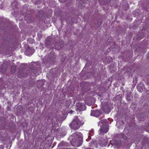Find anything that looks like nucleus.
I'll use <instances>...</instances> for the list:
<instances>
[{
    "label": "nucleus",
    "mask_w": 149,
    "mask_h": 149,
    "mask_svg": "<svg viewBox=\"0 0 149 149\" xmlns=\"http://www.w3.org/2000/svg\"><path fill=\"white\" fill-rule=\"evenodd\" d=\"M109 127L106 125H103L101 126L99 130V134L101 135H104V134L107 133L109 130Z\"/></svg>",
    "instance_id": "nucleus-3"
},
{
    "label": "nucleus",
    "mask_w": 149,
    "mask_h": 149,
    "mask_svg": "<svg viewBox=\"0 0 149 149\" xmlns=\"http://www.w3.org/2000/svg\"><path fill=\"white\" fill-rule=\"evenodd\" d=\"M3 146L1 145L0 146V149H3Z\"/></svg>",
    "instance_id": "nucleus-12"
},
{
    "label": "nucleus",
    "mask_w": 149,
    "mask_h": 149,
    "mask_svg": "<svg viewBox=\"0 0 149 149\" xmlns=\"http://www.w3.org/2000/svg\"><path fill=\"white\" fill-rule=\"evenodd\" d=\"M122 136L123 139L124 140H126L127 139V137L123 134Z\"/></svg>",
    "instance_id": "nucleus-11"
},
{
    "label": "nucleus",
    "mask_w": 149,
    "mask_h": 149,
    "mask_svg": "<svg viewBox=\"0 0 149 149\" xmlns=\"http://www.w3.org/2000/svg\"><path fill=\"white\" fill-rule=\"evenodd\" d=\"M128 101H130L132 99V97L130 95H127L126 97Z\"/></svg>",
    "instance_id": "nucleus-10"
},
{
    "label": "nucleus",
    "mask_w": 149,
    "mask_h": 149,
    "mask_svg": "<svg viewBox=\"0 0 149 149\" xmlns=\"http://www.w3.org/2000/svg\"><path fill=\"white\" fill-rule=\"evenodd\" d=\"M16 13V12H15V13Z\"/></svg>",
    "instance_id": "nucleus-19"
},
{
    "label": "nucleus",
    "mask_w": 149,
    "mask_h": 149,
    "mask_svg": "<svg viewBox=\"0 0 149 149\" xmlns=\"http://www.w3.org/2000/svg\"><path fill=\"white\" fill-rule=\"evenodd\" d=\"M71 111L73 112V111H72V110H71Z\"/></svg>",
    "instance_id": "nucleus-16"
},
{
    "label": "nucleus",
    "mask_w": 149,
    "mask_h": 149,
    "mask_svg": "<svg viewBox=\"0 0 149 149\" xmlns=\"http://www.w3.org/2000/svg\"><path fill=\"white\" fill-rule=\"evenodd\" d=\"M141 85H142V84H140L137 87V89L138 91L140 92H142L143 90V88L141 86Z\"/></svg>",
    "instance_id": "nucleus-8"
},
{
    "label": "nucleus",
    "mask_w": 149,
    "mask_h": 149,
    "mask_svg": "<svg viewBox=\"0 0 149 149\" xmlns=\"http://www.w3.org/2000/svg\"><path fill=\"white\" fill-rule=\"evenodd\" d=\"M7 109L8 110H10V108L9 106H8L7 107Z\"/></svg>",
    "instance_id": "nucleus-13"
},
{
    "label": "nucleus",
    "mask_w": 149,
    "mask_h": 149,
    "mask_svg": "<svg viewBox=\"0 0 149 149\" xmlns=\"http://www.w3.org/2000/svg\"><path fill=\"white\" fill-rule=\"evenodd\" d=\"M16 70V67L14 65L11 67V73L13 74L14 73Z\"/></svg>",
    "instance_id": "nucleus-7"
},
{
    "label": "nucleus",
    "mask_w": 149,
    "mask_h": 149,
    "mask_svg": "<svg viewBox=\"0 0 149 149\" xmlns=\"http://www.w3.org/2000/svg\"><path fill=\"white\" fill-rule=\"evenodd\" d=\"M143 113L141 114H139L138 115H137V119L140 121L144 120L145 119V116H143Z\"/></svg>",
    "instance_id": "nucleus-5"
},
{
    "label": "nucleus",
    "mask_w": 149,
    "mask_h": 149,
    "mask_svg": "<svg viewBox=\"0 0 149 149\" xmlns=\"http://www.w3.org/2000/svg\"><path fill=\"white\" fill-rule=\"evenodd\" d=\"M31 40H33V39H32Z\"/></svg>",
    "instance_id": "nucleus-15"
},
{
    "label": "nucleus",
    "mask_w": 149,
    "mask_h": 149,
    "mask_svg": "<svg viewBox=\"0 0 149 149\" xmlns=\"http://www.w3.org/2000/svg\"><path fill=\"white\" fill-rule=\"evenodd\" d=\"M37 84H39V85H37V88H42L44 85V84L42 82H41L40 81H38L37 82Z\"/></svg>",
    "instance_id": "nucleus-6"
},
{
    "label": "nucleus",
    "mask_w": 149,
    "mask_h": 149,
    "mask_svg": "<svg viewBox=\"0 0 149 149\" xmlns=\"http://www.w3.org/2000/svg\"><path fill=\"white\" fill-rule=\"evenodd\" d=\"M34 74H36V73H34Z\"/></svg>",
    "instance_id": "nucleus-17"
},
{
    "label": "nucleus",
    "mask_w": 149,
    "mask_h": 149,
    "mask_svg": "<svg viewBox=\"0 0 149 149\" xmlns=\"http://www.w3.org/2000/svg\"><path fill=\"white\" fill-rule=\"evenodd\" d=\"M72 135L75 136L76 138L74 137L71 140V144L73 146L77 147H78L81 145L83 141L82 134L80 132H77L73 134Z\"/></svg>",
    "instance_id": "nucleus-1"
},
{
    "label": "nucleus",
    "mask_w": 149,
    "mask_h": 149,
    "mask_svg": "<svg viewBox=\"0 0 149 149\" xmlns=\"http://www.w3.org/2000/svg\"><path fill=\"white\" fill-rule=\"evenodd\" d=\"M76 110L82 111L86 109V106L85 105L82 103L78 102L76 103Z\"/></svg>",
    "instance_id": "nucleus-4"
},
{
    "label": "nucleus",
    "mask_w": 149,
    "mask_h": 149,
    "mask_svg": "<svg viewBox=\"0 0 149 149\" xmlns=\"http://www.w3.org/2000/svg\"><path fill=\"white\" fill-rule=\"evenodd\" d=\"M20 74H19V76H20Z\"/></svg>",
    "instance_id": "nucleus-18"
},
{
    "label": "nucleus",
    "mask_w": 149,
    "mask_h": 149,
    "mask_svg": "<svg viewBox=\"0 0 149 149\" xmlns=\"http://www.w3.org/2000/svg\"><path fill=\"white\" fill-rule=\"evenodd\" d=\"M125 129H126V128H125V129H124V131H125Z\"/></svg>",
    "instance_id": "nucleus-14"
},
{
    "label": "nucleus",
    "mask_w": 149,
    "mask_h": 149,
    "mask_svg": "<svg viewBox=\"0 0 149 149\" xmlns=\"http://www.w3.org/2000/svg\"><path fill=\"white\" fill-rule=\"evenodd\" d=\"M81 122L77 116L74 117L71 123L70 124L69 126L73 130H77L81 126Z\"/></svg>",
    "instance_id": "nucleus-2"
},
{
    "label": "nucleus",
    "mask_w": 149,
    "mask_h": 149,
    "mask_svg": "<svg viewBox=\"0 0 149 149\" xmlns=\"http://www.w3.org/2000/svg\"><path fill=\"white\" fill-rule=\"evenodd\" d=\"M12 5L15 6V8H18V4L17 3V2H16L15 1H14L12 3Z\"/></svg>",
    "instance_id": "nucleus-9"
}]
</instances>
